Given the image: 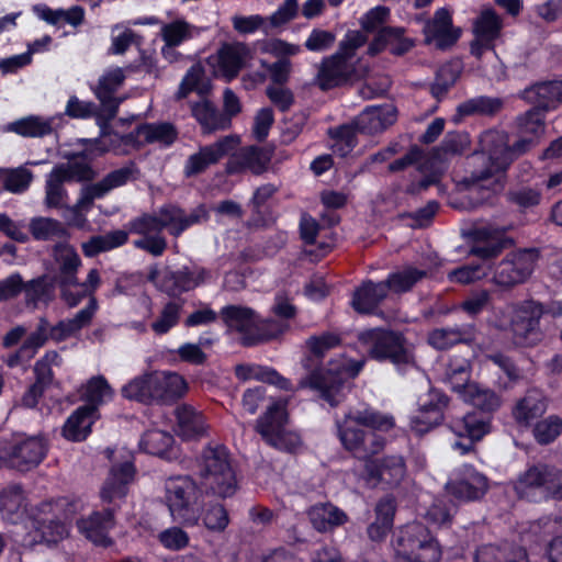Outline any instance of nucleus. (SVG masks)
Returning a JSON list of instances; mask_svg holds the SVG:
<instances>
[{"label": "nucleus", "mask_w": 562, "mask_h": 562, "mask_svg": "<svg viewBox=\"0 0 562 562\" xmlns=\"http://www.w3.org/2000/svg\"><path fill=\"white\" fill-rule=\"evenodd\" d=\"M25 497L18 485L0 494V512L4 519L16 525L12 531L15 542L23 547L36 543H57L69 535L75 506L66 498L42 503L31 516H25Z\"/></svg>", "instance_id": "nucleus-1"}, {"label": "nucleus", "mask_w": 562, "mask_h": 562, "mask_svg": "<svg viewBox=\"0 0 562 562\" xmlns=\"http://www.w3.org/2000/svg\"><path fill=\"white\" fill-rule=\"evenodd\" d=\"M342 344L338 333L323 331L306 340L310 356L303 361L308 371L301 380L302 387L317 393L318 397L331 408L338 407L346 398V384L355 380L363 370L366 359L341 357L331 359L326 366L322 363L326 353Z\"/></svg>", "instance_id": "nucleus-2"}, {"label": "nucleus", "mask_w": 562, "mask_h": 562, "mask_svg": "<svg viewBox=\"0 0 562 562\" xmlns=\"http://www.w3.org/2000/svg\"><path fill=\"white\" fill-rule=\"evenodd\" d=\"M526 98L536 105L518 115L516 125L521 134H529L532 137H520L510 144L509 134L505 131L493 128L483 132L480 137V147L487 160L477 175L479 180L504 175L516 159L531 149L535 145L533 137H538L543 132L544 114L551 109L535 94H526Z\"/></svg>", "instance_id": "nucleus-3"}, {"label": "nucleus", "mask_w": 562, "mask_h": 562, "mask_svg": "<svg viewBox=\"0 0 562 562\" xmlns=\"http://www.w3.org/2000/svg\"><path fill=\"white\" fill-rule=\"evenodd\" d=\"M464 396L474 409L461 418L451 420L449 428L456 436L469 440L467 446L461 442L456 443L464 452H469L475 442L491 432L493 415L501 407L502 400L495 391L482 389L476 383L470 386Z\"/></svg>", "instance_id": "nucleus-4"}, {"label": "nucleus", "mask_w": 562, "mask_h": 562, "mask_svg": "<svg viewBox=\"0 0 562 562\" xmlns=\"http://www.w3.org/2000/svg\"><path fill=\"white\" fill-rule=\"evenodd\" d=\"M359 339L370 346L368 355L372 360L391 363L398 371L415 364L414 350L400 330L374 327L362 331Z\"/></svg>", "instance_id": "nucleus-5"}, {"label": "nucleus", "mask_w": 562, "mask_h": 562, "mask_svg": "<svg viewBox=\"0 0 562 562\" xmlns=\"http://www.w3.org/2000/svg\"><path fill=\"white\" fill-rule=\"evenodd\" d=\"M392 546L394 562H439L442 554L437 538L418 521L400 527L393 536Z\"/></svg>", "instance_id": "nucleus-6"}, {"label": "nucleus", "mask_w": 562, "mask_h": 562, "mask_svg": "<svg viewBox=\"0 0 562 562\" xmlns=\"http://www.w3.org/2000/svg\"><path fill=\"white\" fill-rule=\"evenodd\" d=\"M200 476L206 493L220 498L235 495L238 490L236 473L228 450L222 445L207 446L201 456Z\"/></svg>", "instance_id": "nucleus-7"}, {"label": "nucleus", "mask_w": 562, "mask_h": 562, "mask_svg": "<svg viewBox=\"0 0 562 562\" xmlns=\"http://www.w3.org/2000/svg\"><path fill=\"white\" fill-rule=\"evenodd\" d=\"M220 316L231 334L244 346H254L273 338L280 331L278 319L261 318L252 308L227 305Z\"/></svg>", "instance_id": "nucleus-8"}, {"label": "nucleus", "mask_w": 562, "mask_h": 562, "mask_svg": "<svg viewBox=\"0 0 562 562\" xmlns=\"http://www.w3.org/2000/svg\"><path fill=\"white\" fill-rule=\"evenodd\" d=\"M337 435L342 447L355 453H366V438L369 435L361 428L387 432L395 426V419L390 414H383L372 408L357 411L345 416L342 422L337 420Z\"/></svg>", "instance_id": "nucleus-9"}, {"label": "nucleus", "mask_w": 562, "mask_h": 562, "mask_svg": "<svg viewBox=\"0 0 562 562\" xmlns=\"http://www.w3.org/2000/svg\"><path fill=\"white\" fill-rule=\"evenodd\" d=\"M514 491L519 499L530 503L562 501V471L549 464H533L519 474Z\"/></svg>", "instance_id": "nucleus-10"}, {"label": "nucleus", "mask_w": 562, "mask_h": 562, "mask_svg": "<svg viewBox=\"0 0 562 562\" xmlns=\"http://www.w3.org/2000/svg\"><path fill=\"white\" fill-rule=\"evenodd\" d=\"M201 491L188 475L169 477L165 483V502L175 521L194 526L201 515Z\"/></svg>", "instance_id": "nucleus-11"}, {"label": "nucleus", "mask_w": 562, "mask_h": 562, "mask_svg": "<svg viewBox=\"0 0 562 562\" xmlns=\"http://www.w3.org/2000/svg\"><path fill=\"white\" fill-rule=\"evenodd\" d=\"M540 256V250L536 247L517 248L507 252L494 268L493 282L504 290L524 284L532 276Z\"/></svg>", "instance_id": "nucleus-12"}, {"label": "nucleus", "mask_w": 562, "mask_h": 562, "mask_svg": "<svg viewBox=\"0 0 562 562\" xmlns=\"http://www.w3.org/2000/svg\"><path fill=\"white\" fill-rule=\"evenodd\" d=\"M407 472L406 461L401 454H386L366 459L361 473L366 484L372 488L397 487Z\"/></svg>", "instance_id": "nucleus-13"}, {"label": "nucleus", "mask_w": 562, "mask_h": 562, "mask_svg": "<svg viewBox=\"0 0 562 562\" xmlns=\"http://www.w3.org/2000/svg\"><path fill=\"white\" fill-rule=\"evenodd\" d=\"M91 170L86 162L71 160L57 165L47 175L45 181V204L47 207H63L66 204L67 191L64 183L90 177Z\"/></svg>", "instance_id": "nucleus-14"}, {"label": "nucleus", "mask_w": 562, "mask_h": 562, "mask_svg": "<svg viewBox=\"0 0 562 562\" xmlns=\"http://www.w3.org/2000/svg\"><path fill=\"white\" fill-rule=\"evenodd\" d=\"M547 313L542 303L532 299L522 301L515 311L512 330L518 342L535 346L542 339L540 319Z\"/></svg>", "instance_id": "nucleus-15"}, {"label": "nucleus", "mask_w": 562, "mask_h": 562, "mask_svg": "<svg viewBox=\"0 0 562 562\" xmlns=\"http://www.w3.org/2000/svg\"><path fill=\"white\" fill-rule=\"evenodd\" d=\"M248 55L249 48L246 44L239 42L228 43L222 45L215 54L209 56L206 64L212 69L214 76L229 81L244 67Z\"/></svg>", "instance_id": "nucleus-16"}, {"label": "nucleus", "mask_w": 562, "mask_h": 562, "mask_svg": "<svg viewBox=\"0 0 562 562\" xmlns=\"http://www.w3.org/2000/svg\"><path fill=\"white\" fill-rule=\"evenodd\" d=\"M426 43H435L436 47L447 50L453 47L462 35V30L453 25L452 14L447 8L435 11L434 18L424 26Z\"/></svg>", "instance_id": "nucleus-17"}, {"label": "nucleus", "mask_w": 562, "mask_h": 562, "mask_svg": "<svg viewBox=\"0 0 562 562\" xmlns=\"http://www.w3.org/2000/svg\"><path fill=\"white\" fill-rule=\"evenodd\" d=\"M240 143L237 135L224 136L217 142L203 146L198 153L189 156L184 165V175L192 177L203 172L211 165L220 161L224 156L231 153Z\"/></svg>", "instance_id": "nucleus-18"}, {"label": "nucleus", "mask_w": 562, "mask_h": 562, "mask_svg": "<svg viewBox=\"0 0 562 562\" xmlns=\"http://www.w3.org/2000/svg\"><path fill=\"white\" fill-rule=\"evenodd\" d=\"M274 153L272 146H245L235 151L228 159L226 170L228 173H241L249 171L260 175L269 167Z\"/></svg>", "instance_id": "nucleus-19"}, {"label": "nucleus", "mask_w": 562, "mask_h": 562, "mask_svg": "<svg viewBox=\"0 0 562 562\" xmlns=\"http://www.w3.org/2000/svg\"><path fill=\"white\" fill-rule=\"evenodd\" d=\"M56 265L55 280L63 300L70 299V290L77 284V272L81 260L77 251L68 244H58L54 248Z\"/></svg>", "instance_id": "nucleus-20"}, {"label": "nucleus", "mask_w": 562, "mask_h": 562, "mask_svg": "<svg viewBox=\"0 0 562 562\" xmlns=\"http://www.w3.org/2000/svg\"><path fill=\"white\" fill-rule=\"evenodd\" d=\"M162 229L166 228L175 236H180L189 227L201 224L209 218V212L205 205L201 204L190 212L183 209L168 204L158 210Z\"/></svg>", "instance_id": "nucleus-21"}, {"label": "nucleus", "mask_w": 562, "mask_h": 562, "mask_svg": "<svg viewBox=\"0 0 562 562\" xmlns=\"http://www.w3.org/2000/svg\"><path fill=\"white\" fill-rule=\"evenodd\" d=\"M135 473V467L130 460L112 465L100 490L101 499L105 503H116L125 498Z\"/></svg>", "instance_id": "nucleus-22"}, {"label": "nucleus", "mask_w": 562, "mask_h": 562, "mask_svg": "<svg viewBox=\"0 0 562 562\" xmlns=\"http://www.w3.org/2000/svg\"><path fill=\"white\" fill-rule=\"evenodd\" d=\"M47 451L46 443L40 437H30L13 445L10 451L1 450L11 465L20 471H27L38 465Z\"/></svg>", "instance_id": "nucleus-23"}, {"label": "nucleus", "mask_w": 562, "mask_h": 562, "mask_svg": "<svg viewBox=\"0 0 562 562\" xmlns=\"http://www.w3.org/2000/svg\"><path fill=\"white\" fill-rule=\"evenodd\" d=\"M64 124V115L52 116L27 115L9 123L5 132L18 134L22 137H45L59 130Z\"/></svg>", "instance_id": "nucleus-24"}, {"label": "nucleus", "mask_w": 562, "mask_h": 562, "mask_svg": "<svg viewBox=\"0 0 562 562\" xmlns=\"http://www.w3.org/2000/svg\"><path fill=\"white\" fill-rule=\"evenodd\" d=\"M173 414V431L182 440H198L207 435L209 424L204 414L192 405L181 404L175 408Z\"/></svg>", "instance_id": "nucleus-25"}, {"label": "nucleus", "mask_w": 562, "mask_h": 562, "mask_svg": "<svg viewBox=\"0 0 562 562\" xmlns=\"http://www.w3.org/2000/svg\"><path fill=\"white\" fill-rule=\"evenodd\" d=\"M397 121V109L386 103L382 105L367 106L356 119L358 132L366 135H375Z\"/></svg>", "instance_id": "nucleus-26"}, {"label": "nucleus", "mask_w": 562, "mask_h": 562, "mask_svg": "<svg viewBox=\"0 0 562 562\" xmlns=\"http://www.w3.org/2000/svg\"><path fill=\"white\" fill-rule=\"evenodd\" d=\"M327 56L322 59L316 80L321 90L328 91L347 85L356 72L352 63Z\"/></svg>", "instance_id": "nucleus-27"}, {"label": "nucleus", "mask_w": 562, "mask_h": 562, "mask_svg": "<svg viewBox=\"0 0 562 562\" xmlns=\"http://www.w3.org/2000/svg\"><path fill=\"white\" fill-rule=\"evenodd\" d=\"M387 294L384 281L374 282L367 279L355 289L350 305L360 315H373Z\"/></svg>", "instance_id": "nucleus-28"}, {"label": "nucleus", "mask_w": 562, "mask_h": 562, "mask_svg": "<svg viewBox=\"0 0 562 562\" xmlns=\"http://www.w3.org/2000/svg\"><path fill=\"white\" fill-rule=\"evenodd\" d=\"M548 408V398L538 389H529L512 408L514 420L524 427H528L535 419L542 417Z\"/></svg>", "instance_id": "nucleus-29"}, {"label": "nucleus", "mask_w": 562, "mask_h": 562, "mask_svg": "<svg viewBox=\"0 0 562 562\" xmlns=\"http://www.w3.org/2000/svg\"><path fill=\"white\" fill-rule=\"evenodd\" d=\"M125 79L124 70L120 67L111 68L99 79L95 95L100 100L105 120H112L119 110L121 100L114 93L122 86Z\"/></svg>", "instance_id": "nucleus-30"}, {"label": "nucleus", "mask_w": 562, "mask_h": 562, "mask_svg": "<svg viewBox=\"0 0 562 562\" xmlns=\"http://www.w3.org/2000/svg\"><path fill=\"white\" fill-rule=\"evenodd\" d=\"M79 531L92 543L109 547L112 540L109 536L114 526L113 514L110 510L95 512L77 522Z\"/></svg>", "instance_id": "nucleus-31"}, {"label": "nucleus", "mask_w": 562, "mask_h": 562, "mask_svg": "<svg viewBox=\"0 0 562 562\" xmlns=\"http://www.w3.org/2000/svg\"><path fill=\"white\" fill-rule=\"evenodd\" d=\"M475 338L474 324H460L432 329L429 333L428 342L438 350H446L458 344L471 345Z\"/></svg>", "instance_id": "nucleus-32"}, {"label": "nucleus", "mask_w": 562, "mask_h": 562, "mask_svg": "<svg viewBox=\"0 0 562 562\" xmlns=\"http://www.w3.org/2000/svg\"><path fill=\"white\" fill-rule=\"evenodd\" d=\"M313 528L322 533L331 532L348 522V515L330 502L318 503L307 510Z\"/></svg>", "instance_id": "nucleus-33"}, {"label": "nucleus", "mask_w": 562, "mask_h": 562, "mask_svg": "<svg viewBox=\"0 0 562 562\" xmlns=\"http://www.w3.org/2000/svg\"><path fill=\"white\" fill-rule=\"evenodd\" d=\"M404 27L401 26H382L372 43L369 50L373 54L385 49L394 56H403L408 53L415 45L414 40L404 36Z\"/></svg>", "instance_id": "nucleus-34"}, {"label": "nucleus", "mask_w": 562, "mask_h": 562, "mask_svg": "<svg viewBox=\"0 0 562 562\" xmlns=\"http://www.w3.org/2000/svg\"><path fill=\"white\" fill-rule=\"evenodd\" d=\"M153 387L155 402H170L187 393L188 383L176 372L159 371L153 373Z\"/></svg>", "instance_id": "nucleus-35"}, {"label": "nucleus", "mask_w": 562, "mask_h": 562, "mask_svg": "<svg viewBox=\"0 0 562 562\" xmlns=\"http://www.w3.org/2000/svg\"><path fill=\"white\" fill-rule=\"evenodd\" d=\"M232 24L239 34H252L261 30L267 36L278 35L281 29V8L269 18L259 14L234 15Z\"/></svg>", "instance_id": "nucleus-36"}, {"label": "nucleus", "mask_w": 562, "mask_h": 562, "mask_svg": "<svg viewBox=\"0 0 562 562\" xmlns=\"http://www.w3.org/2000/svg\"><path fill=\"white\" fill-rule=\"evenodd\" d=\"M99 418L97 407L80 406L65 422L63 435L71 441H82L91 432L93 423Z\"/></svg>", "instance_id": "nucleus-37"}, {"label": "nucleus", "mask_w": 562, "mask_h": 562, "mask_svg": "<svg viewBox=\"0 0 562 562\" xmlns=\"http://www.w3.org/2000/svg\"><path fill=\"white\" fill-rule=\"evenodd\" d=\"M472 364L469 359L462 356L449 357L445 364L442 381L450 386L453 392L465 394L472 386L471 382Z\"/></svg>", "instance_id": "nucleus-38"}, {"label": "nucleus", "mask_w": 562, "mask_h": 562, "mask_svg": "<svg viewBox=\"0 0 562 562\" xmlns=\"http://www.w3.org/2000/svg\"><path fill=\"white\" fill-rule=\"evenodd\" d=\"M504 106V101L497 97L479 95L475 98L468 99L456 109L453 115V122L460 123L464 117L468 116H495Z\"/></svg>", "instance_id": "nucleus-39"}, {"label": "nucleus", "mask_w": 562, "mask_h": 562, "mask_svg": "<svg viewBox=\"0 0 562 562\" xmlns=\"http://www.w3.org/2000/svg\"><path fill=\"white\" fill-rule=\"evenodd\" d=\"M97 308V300L91 297L88 305L80 310L72 318L60 321L55 326L48 327L49 337L55 341H63L74 336L90 324Z\"/></svg>", "instance_id": "nucleus-40"}, {"label": "nucleus", "mask_w": 562, "mask_h": 562, "mask_svg": "<svg viewBox=\"0 0 562 562\" xmlns=\"http://www.w3.org/2000/svg\"><path fill=\"white\" fill-rule=\"evenodd\" d=\"M396 505L393 498L385 497L375 506V518L368 526L367 535L374 542L383 541L393 528Z\"/></svg>", "instance_id": "nucleus-41"}, {"label": "nucleus", "mask_w": 562, "mask_h": 562, "mask_svg": "<svg viewBox=\"0 0 562 562\" xmlns=\"http://www.w3.org/2000/svg\"><path fill=\"white\" fill-rule=\"evenodd\" d=\"M209 277L210 273L204 269L166 272L162 289L171 295H177L198 286L206 281Z\"/></svg>", "instance_id": "nucleus-42"}, {"label": "nucleus", "mask_w": 562, "mask_h": 562, "mask_svg": "<svg viewBox=\"0 0 562 562\" xmlns=\"http://www.w3.org/2000/svg\"><path fill=\"white\" fill-rule=\"evenodd\" d=\"M256 429L269 446L279 449L281 445V406L279 403H273L259 417Z\"/></svg>", "instance_id": "nucleus-43"}, {"label": "nucleus", "mask_w": 562, "mask_h": 562, "mask_svg": "<svg viewBox=\"0 0 562 562\" xmlns=\"http://www.w3.org/2000/svg\"><path fill=\"white\" fill-rule=\"evenodd\" d=\"M192 114L200 123L204 133L225 130L229 126V117L223 115V113L207 100H202L193 104Z\"/></svg>", "instance_id": "nucleus-44"}, {"label": "nucleus", "mask_w": 562, "mask_h": 562, "mask_svg": "<svg viewBox=\"0 0 562 562\" xmlns=\"http://www.w3.org/2000/svg\"><path fill=\"white\" fill-rule=\"evenodd\" d=\"M419 414L412 418L411 427L414 432L423 436L442 423L445 408L436 406L427 397L419 400Z\"/></svg>", "instance_id": "nucleus-45"}, {"label": "nucleus", "mask_w": 562, "mask_h": 562, "mask_svg": "<svg viewBox=\"0 0 562 562\" xmlns=\"http://www.w3.org/2000/svg\"><path fill=\"white\" fill-rule=\"evenodd\" d=\"M427 277V271L418 269L414 266L404 267L402 270L391 272L383 280L387 292L403 294L412 291V289L423 279Z\"/></svg>", "instance_id": "nucleus-46"}, {"label": "nucleus", "mask_w": 562, "mask_h": 562, "mask_svg": "<svg viewBox=\"0 0 562 562\" xmlns=\"http://www.w3.org/2000/svg\"><path fill=\"white\" fill-rule=\"evenodd\" d=\"M128 234L130 229H116L104 235L93 236L82 244V250L87 257L112 250L123 246L128 239Z\"/></svg>", "instance_id": "nucleus-47"}, {"label": "nucleus", "mask_w": 562, "mask_h": 562, "mask_svg": "<svg viewBox=\"0 0 562 562\" xmlns=\"http://www.w3.org/2000/svg\"><path fill=\"white\" fill-rule=\"evenodd\" d=\"M503 29V21L493 8L483 10L473 23V34L487 43H495Z\"/></svg>", "instance_id": "nucleus-48"}, {"label": "nucleus", "mask_w": 562, "mask_h": 562, "mask_svg": "<svg viewBox=\"0 0 562 562\" xmlns=\"http://www.w3.org/2000/svg\"><path fill=\"white\" fill-rule=\"evenodd\" d=\"M33 178V172L25 166L0 168V182L4 190L14 194L25 192L30 188Z\"/></svg>", "instance_id": "nucleus-49"}, {"label": "nucleus", "mask_w": 562, "mask_h": 562, "mask_svg": "<svg viewBox=\"0 0 562 562\" xmlns=\"http://www.w3.org/2000/svg\"><path fill=\"white\" fill-rule=\"evenodd\" d=\"M198 29L183 19H177L170 23H162L160 37L164 43L180 46L198 34Z\"/></svg>", "instance_id": "nucleus-50"}, {"label": "nucleus", "mask_w": 562, "mask_h": 562, "mask_svg": "<svg viewBox=\"0 0 562 562\" xmlns=\"http://www.w3.org/2000/svg\"><path fill=\"white\" fill-rule=\"evenodd\" d=\"M48 336V322L46 319H41L36 330L25 339L16 356L9 361V366L12 367L18 361H30L37 350L44 346Z\"/></svg>", "instance_id": "nucleus-51"}, {"label": "nucleus", "mask_w": 562, "mask_h": 562, "mask_svg": "<svg viewBox=\"0 0 562 562\" xmlns=\"http://www.w3.org/2000/svg\"><path fill=\"white\" fill-rule=\"evenodd\" d=\"M113 390L104 376L91 378L83 386L81 397L88 402L87 406L99 407L113 397Z\"/></svg>", "instance_id": "nucleus-52"}, {"label": "nucleus", "mask_w": 562, "mask_h": 562, "mask_svg": "<svg viewBox=\"0 0 562 562\" xmlns=\"http://www.w3.org/2000/svg\"><path fill=\"white\" fill-rule=\"evenodd\" d=\"M460 76L461 68L458 65L451 63L442 65L436 72L435 81L430 85L431 95L441 100L456 85Z\"/></svg>", "instance_id": "nucleus-53"}, {"label": "nucleus", "mask_w": 562, "mask_h": 562, "mask_svg": "<svg viewBox=\"0 0 562 562\" xmlns=\"http://www.w3.org/2000/svg\"><path fill=\"white\" fill-rule=\"evenodd\" d=\"M136 136L146 143L169 146L177 138V132L169 123L144 124L137 128Z\"/></svg>", "instance_id": "nucleus-54"}, {"label": "nucleus", "mask_w": 562, "mask_h": 562, "mask_svg": "<svg viewBox=\"0 0 562 562\" xmlns=\"http://www.w3.org/2000/svg\"><path fill=\"white\" fill-rule=\"evenodd\" d=\"M182 305L170 301L166 303L157 313L149 327L156 335L169 333L180 321Z\"/></svg>", "instance_id": "nucleus-55"}, {"label": "nucleus", "mask_w": 562, "mask_h": 562, "mask_svg": "<svg viewBox=\"0 0 562 562\" xmlns=\"http://www.w3.org/2000/svg\"><path fill=\"white\" fill-rule=\"evenodd\" d=\"M525 94H535L543 100L551 110L562 104V78L543 80L532 83Z\"/></svg>", "instance_id": "nucleus-56"}, {"label": "nucleus", "mask_w": 562, "mask_h": 562, "mask_svg": "<svg viewBox=\"0 0 562 562\" xmlns=\"http://www.w3.org/2000/svg\"><path fill=\"white\" fill-rule=\"evenodd\" d=\"M125 398L149 404L155 402L153 373L136 376L122 387Z\"/></svg>", "instance_id": "nucleus-57"}, {"label": "nucleus", "mask_w": 562, "mask_h": 562, "mask_svg": "<svg viewBox=\"0 0 562 562\" xmlns=\"http://www.w3.org/2000/svg\"><path fill=\"white\" fill-rule=\"evenodd\" d=\"M562 434V418L551 414L538 420L532 428V436L537 443L548 446L554 442Z\"/></svg>", "instance_id": "nucleus-58"}, {"label": "nucleus", "mask_w": 562, "mask_h": 562, "mask_svg": "<svg viewBox=\"0 0 562 562\" xmlns=\"http://www.w3.org/2000/svg\"><path fill=\"white\" fill-rule=\"evenodd\" d=\"M172 442L173 438L170 434L158 429H151L147 430L143 435L139 441V447L149 454L162 457L168 452Z\"/></svg>", "instance_id": "nucleus-59"}, {"label": "nucleus", "mask_w": 562, "mask_h": 562, "mask_svg": "<svg viewBox=\"0 0 562 562\" xmlns=\"http://www.w3.org/2000/svg\"><path fill=\"white\" fill-rule=\"evenodd\" d=\"M137 169L133 162L109 172L104 178L94 184L105 195L110 191L126 184L135 177Z\"/></svg>", "instance_id": "nucleus-60"}, {"label": "nucleus", "mask_w": 562, "mask_h": 562, "mask_svg": "<svg viewBox=\"0 0 562 562\" xmlns=\"http://www.w3.org/2000/svg\"><path fill=\"white\" fill-rule=\"evenodd\" d=\"M30 231L37 240H48L66 235L64 225L57 220L49 217L33 218L30 223Z\"/></svg>", "instance_id": "nucleus-61"}, {"label": "nucleus", "mask_w": 562, "mask_h": 562, "mask_svg": "<svg viewBox=\"0 0 562 562\" xmlns=\"http://www.w3.org/2000/svg\"><path fill=\"white\" fill-rule=\"evenodd\" d=\"M109 121L104 120L101 114L98 115V125L100 127V138L94 139L93 144L98 147L100 153L105 151H120L121 144H127L130 139L126 136H121L112 133L109 130Z\"/></svg>", "instance_id": "nucleus-62"}, {"label": "nucleus", "mask_w": 562, "mask_h": 562, "mask_svg": "<svg viewBox=\"0 0 562 562\" xmlns=\"http://www.w3.org/2000/svg\"><path fill=\"white\" fill-rule=\"evenodd\" d=\"M130 233L140 235L142 237L161 234L162 226L158 211L154 213H145L128 224Z\"/></svg>", "instance_id": "nucleus-63"}, {"label": "nucleus", "mask_w": 562, "mask_h": 562, "mask_svg": "<svg viewBox=\"0 0 562 562\" xmlns=\"http://www.w3.org/2000/svg\"><path fill=\"white\" fill-rule=\"evenodd\" d=\"M506 198L508 203L517 206L520 211H526L538 206L541 202L542 194L538 189L521 187L515 190H509Z\"/></svg>", "instance_id": "nucleus-64"}]
</instances>
